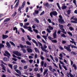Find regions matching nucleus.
<instances>
[{
  "mask_svg": "<svg viewBox=\"0 0 77 77\" xmlns=\"http://www.w3.org/2000/svg\"><path fill=\"white\" fill-rule=\"evenodd\" d=\"M29 23H26L25 24V25L23 26V27L24 28V29H28V30L29 31V32H33V30H32V27L30 26H29Z\"/></svg>",
  "mask_w": 77,
  "mask_h": 77,
  "instance_id": "1",
  "label": "nucleus"
},
{
  "mask_svg": "<svg viewBox=\"0 0 77 77\" xmlns=\"http://www.w3.org/2000/svg\"><path fill=\"white\" fill-rule=\"evenodd\" d=\"M59 17L60 18L59 19H58V21L60 24H64L65 22L64 21V20L63 19V17L61 15H59Z\"/></svg>",
  "mask_w": 77,
  "mask_h": 77,
  "instance_id": "2",
  "label": "nucleus"
},
{
  "mask_svg": "<svg viewBox=\"0 0 77 77\" xmlns=\"http://www.w3.org/2000/svg\"><path fill=\"white\" fill-rule=\"evenodd\" d=\"M57 12L56 11H54L50 13V15L51 18H53V16H57Z\"/></svg>",
  "mask_w": 77,
  "mask_h": 77,
  "instance_id": "3",
  "label": "nucleus"
},
{
  "mask_svg": "<svg viewBox=\"0 0 77 77\" xmlns=\"http://www.w3.org/2000/svg\"><path fill=\"white\" fill-rule=\"evenodd\" d=\"M59 26L60 27V29L63 31L62 32L63 33H64L65 34H66V32L65 31V29H63V25L60 24H59Z\"/></svg>",
  "mask_w": 77,
  "mask_h": 77,
  "instance_id": "4",
  "label": "nucleus"
},
{
  "mask_svg": "<svg viewBox=\"0 0 77 77\" xmlns=\"http://www.w3.org/2000/svg\"><path fill=\"white\" fill-rule=\"evenodd\" d=\"M64 48L66 50L68 51H69V52H71V50L70 49V45H68L67 46H64Z\"/></svg>",
  "mask_w": 77,
  "mask_h": 77,
  "instance_id": "5",
  "label": "nucleus"
},
{
  "mask_svg": "<svg viewBox=\"0 0 77 77\" xmlns=\"http://www.w3.org/2000/svg\"><path fill=\"white\" fill-rule=\"evenodd\" d=\"M5 54H4V55L5 56H7L8 58H10L11 54L7 51H5Z\"/></svg>",
  "mask_w": 77,
  "mask_h": 77,
  "instance_id": "6",
  "label": "nucleus"
},
{
  "mask_svg": "<svg viewBox=\"0 0 77 77\" xmlns=\"http://www.w3.org/2000/svg\"><path fill=\"white\" fill-rule=\"evenodd\" d=\"M16 3V5L14 6L15 8H17V7L18 6V5H19V3H20V0H15L14 2V3H16Z\"/></svg>",
  "mask_w": 77,
  "mask_h": 77,
  "instance_id": "7",
  "label": "nucleus"
},
{
  "mask_svg": "<svg viewBox=\"0 0 77 77\" xmlns=\"http://www.w3.org/2000/svg\"><path fill=\"white\" fill-rule=\"evenodd\" d=\"M32 41L33 43H34V44H35L36 46H37V47H38V44L37 42H36V41L35 40V39H33L32 40Z\"/></svg>",
  "mask_w": 77,
  "mask_h": 77,
  "instance_id": "8",
  "label": "nucleus"
},
{
  "mask_svg": "<svg viewBox=\"0 0 77 77\" xmlns=\"http://www.w3.org/2000/svg\"><path fill=\"white\" fill-rule=\"evenodd\" d=\"M41 48L42 50H43V51L45 52V53H48V51L46 49H44V47H41Z\"/></svg>",
  "mask_w": 77,
  "mask_h": 77,
  "instance_id": "9",
  "label": "nucleus"
},
{
  "mask_svg": "<svg viewBox=\"0 0 77 77\" xmlns=\"http://www.w3.org/2000/svg\"><path fill=\"white\" fill-rule=\"evenodd\" d=\"M8 38V35H2V38L3 39H5Z\"/></svg>",
  "mask_w": 77,
  "mask_h": 77,
  "instance_id": "10",
  "label": "nucleus"
},
{
  "mask_svg": "<svg viewBox=\"0 0 77 77\" xmlns=\"http://www.w3.org/2000/svg\"><path fill=\"white\" fill-rule=\"evenodd\" d=\"M27 50L28 53H32V52H33V51H32V49L30 48H28L27 49Z\"/></svg>",
  "mask_w": 77,
  "mask_h": 77,
  "instance_id": "11",
  "label": "nucleus"
},
{
  "mask_svg": "<svg viewBox=\"0 0 77 77\" xmlns=\"http://www.w3.org/2000/svg\"><path fill=\"white\" fill-rule=\"evenodd\" d=\"M56 33H57V30H55V32L53 34V36L54 38H56Z\"/></svg>",
  "mask_w": 77,
  "mask_h": 77,
  "instance_id": "12",
  "label": "nucleus"
},
{
  "mask_svg": "<svg viewBox=\"0 0 77 77\" xmlns=\"http://www.w3.org/2000/svg\"><path fill=\"white\" fill-rule=\"evenodd\" d=\"M39 13V11L35 10V12L33 13V15H36V14H38Z\"/></svg>",
  "mask_w": 77,
  "mask_h": 77,
  "instance_id": "13",
  "label": "nucleus"
},
{
  "mask_svg": "<svg viewBox=\"0 0 77 77\" xmlns=\"http://www.w3.org/2000/svg\"><path fill=\"white\" fill-rule=\"evenodd\" d=\"M25 5H26V1H24L22 3V6H21L22 8H24V6H25Z\"/></svg>",
  "mask_w": 77,
  "mask_h": 77,
  "instance_id": "14",
  "label": "nucleus"
},
{
  "mask_svg": "<svg viewBox=\"0 0 77 77\" xmlns=\"http://www.w3.org/2000/svg\"><path fill=\"white\" fill-rule=\"evenodd\" d=\"M4 45H3V44L0 43V53H1V51H0L1 50V48H4Z\"/></svg>",
  "mask_w": 77,
  "mask_h": 77,
  "instance_id": "15",
  "label": "nucleus"
},
{
  "mask_svg": "<svg viewBox=\"0 0 77 77\" xmlns=\"http://www.w3.org/2000/svg\"><path fill=\"white\" fill-rule=\"evenodd\" d=\"M10 20H11V19H10V18H7L5 20L4 22H8V21H9Z\"/></svg>",
  "mask_w": 77,
  "mask_h": 77,
  "instance_id": "16",
  "label": "nucleus"
},
{
  "mask_svg": "<svg viewBox=\"0 0 77 77\" xmlns=\"http://www.w3.org/2000/svg\"><path fill=\"white\" fill-rule=\"evenodd\" d=\"M20 48H22V49H23V48H24V47L25 48L26 47V45H24V46H23V45H22L21 44L20 45Z\"/></svg>",
  "mask_w": 77,
  "mask_h": 77,
  "instance_id": "17",
  "label": "nucleus"
},
{
  "mask_svg": "<svg viewBox=\"0 0 77 77\" xmlns=\"http://www.w3.org/2000/svg\"><path fill=\"white\" fill-rule=\"evenodd\" d=\"M26 44L27 45H32V43H31L30 42H29L28 41H26Z\"/></svg>",
  "mask_w": 77,
  "mask_h": 77,
  "instance_id": "18",
  "label": "nucleus"
},
{
  "mask_svg": "<svg viewBox=\"0 0 77 77\" xmlns=\"http://www.w3.org/2000/svg\"><path fill=\"white\" fill-rule=\"evenodd\" d=\"M15 71L17 72L18 74H21V72H20V71L18 69H16L15 70Z\"/></svg>",
  "mask_w": 77,
  "mask_h": 77,
  "instance_id": "19",
  "label": "nucleus"
},
{
  "mask_svg": "<svg viewBox=\"0 0 77 77\" xmlns=\"http://www.w3.org/2000/svg\"><path fill=\"white\" fill-rule=\"evenodd\" d=\"M15 30H16V33H17V31H18V29H17V28L16 27L13 28V30L15 31Z\"/></svg>",
  "mask_w": 77,
  "mask_h": 77,
  "instance_id": "20",
  "label": "nucleus"
},
{
  "mask_svg": "<svg viewBox=\"0 0 77 77\" xmlns=\"http://www.w3.org/2000/svg\"><path fill=\"white\" fill-rule=\"evenodd\" d=\"M34 50L35 52L36 53H39V50H38V49L37 48H34Z\"/></svg>",
  "mask_w": 77,
  "mask_h": 77,
  "instance_id": "21",
  "label": "nucleus"
},
{
  "mask_svg": "<svg viewBox=\"0 0 77 77\" xmlns=\"http://www.w3.org/2000/svg\"><path fill=\"white\" fill-rule=\"evenodd\" d=\"M48 72V69H47L45 70L43 73V75H45V74H46V73H47Z\"/></svg>",
  "mask_w": 77,
  "mask_h": 77,
  "instance_id": "22",
  "label": "nucleus"
},
{
  "mask_svg": "<svg viewBox=\"0 0 77 77\" xmlns=\"http://www.w3.org/2000/svg\"><path fill=\"white\" fill-rule=\"evenodd\" d=\"M52 42H53L54 43H57V42L56 40H53L51 41Z\"/></svg>",
  "mask_w": 77,
  "mask_h": 77,
  "instance_id": "23",
  "label": "nucleus"
},
{
  "mask_svg": "<svg viewBox=\"0 0 77 77\" xmlns=\"http://www.w3.org/2000/svg\"><path fill=\"white\" fill-rule=\"evenodd\" d=\"M8 66H9V67L11 68V69H13V68L12 67V65L10 64H8Z\"/></svg>",
  "mask_w": 77,
  "mask_h": 77,
  "instance_id": "24",
  "label": "nucleus"
},
{
  "mask_svg": "<svg viewBox=\"0 0 77 77\" xmlns=\"http://www.w3.org/2000/svg\"><path fill=\"white\" fill-rule=\"evenodd\" d=\"M10 43L11 45H13L14 47H15V44H14V42H11V41H10Z\"/></svg>",
  "mask_w": 77,
  "mask_h": 77,
  "instance_id": "25",
  "label": "nucleus"
},
{
  "mask_svg": "<svg viewBox=\"0 0 77 77\" xmlns=\"http://www.w3.org/2000/svg\"><path fill=\"white\" fill-rule=\"evenodd\" d=\"M72 66L73 67H74L75 70L77 69V66L75 65V64H73L72 65Z\"/></svg>",
  "mask_w": 77,
  "mask_h": 77,
  "instance_id": "26",
  "label": "nucleus"
},
{
  "mask_svg": "<svg viewBox=\"0 0 77 77\" xmlns=\"http://www.w3.org/2000/svg\"><path fill=\"white\" fill-rule=\"evenodd\" d=\"M34 20L35 21H36V23H39V20H38V19H37L36 18Z\"/></svg>",
  "mask_w": 77,
  "mask_h": 77,
  "instance_id": "27",
  "label": "nucleus"
},
{
  "mask_svg": "<svg viewBox=\"0 0 77 77\" xmlns=\"http://www.w3.org/2000/svg\"><path fill=\"white\" fill-rule=\"evenodd\" d=\"M48 28H49V29L51 30H53V27H51V26H48Z\"/></svg>",
  "mask_w": 77,
  "mask_h": 77,
  "instance_id": "28",
  "label": "nucleus"
},
{
  "mask_svg": "<svg viewBox=\"0 0 77 77\" xmlns=\"http://www.w3.org/2000/svg\"><path fill=\"white\" fill-rule=\"evenodd\" d=\"M69 29L71 30V31H72V30H74V29L72 27H69Z\"/></svg>",
  "mask_w": 77,
  "mask_h": 77,
  "instance_id": "29",
  "label": "nucleus"
},
{
  "mask_svg": "<svg viewBox=\"0 0 77 77\" xmlns=\"http://www.w3.org/2000/svg\"><path fill=\"white\" fill-rule=\"evenodd\" d=\"M17 14V12H15L14 13H13L12 14V17H14L15 15H16V14Z\"/></svg>",
  "mask_w": 77,
  "mask_h": 77,
  "instance_id": "30",
  "label": "nucleus"
},
{
  "mask_svg": "<svg viewBox=\"0 0 77 77\" xmlns=\"http://www.w3.org/2000/svg\"><path fill=\"white\" fill-rule=\"evenodd\" d=\"M33 31L35 32V33H38V30L35 29H33Z\"/></svg>",
  "mask_w": 77,
  "mask_h": 77,
  "instance_id": "31",
  "label": "nucleus"
},
{
  "mask_svg": "<svg viewBox=\"0 0 77 77\" xmlns=\"http://www.w3.org/2000/svg\"><path fill=\"white\" fill-rule=\"evenodd\" d=\"M71 47L72 48H77V47L74 45H71Z\"/></svg>",
  "mask_w": 77,
  "mask_h": 77,
  "instance_id": "32",
  "label": "nucleus"
},
{
  "mask_svg": "<svg viewBox=\"0 0 77 77\" xmlns=\"http://www.w3.org/2000/svg\"><path fill=\"white\" fill-rule=\"evenodd\" d=\"M48 68L49 70L51 71H52V69H53V68H52V67L51 66H48Z\"/></svg>",
  "mask_w": 77,
  "mask_h": 77,
  "instance_id": "33",
  "label": "nucleus"
},
{
  "mask_svg": "<svg viewBox=\"0 0 77 77\" xmlns=\"http://www.w3.org/2000/svg\"><path fill=\"white\" fill-rule=\"evenodd\" d=\"M21 62L23 63H26V61L23 60H21Z\"/></svg>",
  "mask_w": 77,
  "mask_h": 77,
  "instance_id": "34",
  "label": "nucleus"
},
{
  "mask_svg": "<svg viewBox=\"0 0 77 77\" xmlns=\"http://www.w3.org/2000/svg\"><path fill=\"white\" fill-rule=\"evenodd\" d=\"M51 7H52V5L51 4H50L48 5V8H51Z\"/></svg>",
  "mask_w": 77,
  "mask_h": 77,
  "instance_id": "35",
  "label": "nucleus"
},
{
  "mask_svg": "<svg viewBox=\"0 0 77 77\" xmlns=\"http://www.w3.org/2000/svg\"><path fill=\"white\" fill-rule=\"evenodd\" d=\"M6 45L8 47H11V45L8 42H7Z\"/></svg>",
  "mask_w": 77,
  "mask_h": 77,
  "instance_id": "36",
  "label": "nucleus"
},
{
  "mask_svg": "<svg viewBox=\"0 0 77 77\" xmlns=\"http://www.w3.org/2000/svg\"><path fill=\"white\" fill-rule=\"evenodd\" d=\"M18 52L17 51H14V54H16V55H17V56L18 55Z\"/></svg>",
  "mask_w": 77,
  "mask_h": 77,
  "instance_id": "37",
  "label": "nucleus"
},
{
  "mask_svg": "<svg viewBox=\"0 0 77 77\" xmlns=\"http://www.w3.org/2000/svg\"><path fill=\"white\" fill-rule=\"evenodd\" d=\"M67 14L68 15H69V14H70L71 13V10H68L67 11Z\"/></svg>",
  "mask_w": 77,
  "mask_h": 77,
  "instance_id": "38",
  "label": "nucleus"
},
{
  "mask_svg": "<svg viewBox=\"0 0 77 77\" xmlns=\"http://www.w3.org/2000/svg\"><path fill=\"white\" fill-rule=\"evenodd\" d=\"M3 60H4V62H6V61H7V58L4 57L3 58Z\"/></svg>",
  "mask_w": 77,
  "mask_h": 77,
  "instance_id": "39",
  "label": "nucleus"
},
{
  "mask_svg": "<svg viewBox=\"0 0 77 77\" xmlns=\"http://www.w3.org/2000/svg\"><path fill=\"white\" fill-rule=\"evenodd\" d=\"M66 6H65L63 5V6L62 7V9H66Z\"/></svg>",
  "mask_w": 77,
  "mask_h": 77,
  "instance_id": "40",
  "label": "nucleus"
},
{
  "mask_svg": "<svg viewBox=\"0 0 77 77\" xmlns=\"http://www.w3.org/2000/svg\"><path fill=\"white\" fill-rule=\"evenodd\" d=\"M67 33L69 35H70V36H72V34L71 32H68Z\"/></svg>",
  "mask_w": 77,
  "mask_h": 77,
  "instance_id": "41",
  "label": "nucleus"
},
{
  "mask_svg": "<svg viewBox=\"0 0 77 77\" xmlns=\"http://www.w3.org/2000/svg\"><path fill=\"white\" fill-rule=\"evenodd\" d=\"M27 37L28 39H29V41H31V38H30V36L29 35H27Z\"/></svg>",
  "mask_w": 77,
  "mask_h": 77,
  "instance_id": "42",
  "label": "nucleus"
},
{
  "mask_svg": "<svg viewBox=\"0 0 77 77\" xmlns=\"http://www.w3.org/2000/svg\"><path fill=\"white\" fill-rule=\"evenodd\" d=\"M61 37H63V38H66V35H65L64 34H63L61 35Z\"/></svg>",
  "mask_w": 77,
  "mask_h": 77,
  "instance_id": "43",
  "label": "nucleus"
},
{
  "mask_svg": "<svg viewBox=\"0 0 77 77\" xmlns=\"http://www.w3.org/2000/svg\"><path fill=\"white\" fill-rule=\"evenodd\" d=\"M20 29L23 33H25V31L24 29H23L22 28H20Z\"/></svg>",
  "mask_w": 77,
  "mask_h": 77,
  "instance_id": "44",
  "label": "nucleus"
},
{
  "mask_svg": "<svg viewBox=\"0 0 77 77\" xmlns=\"http://www.w3.org/2000/svg\"><path fill=\"white\" fill-rule=\"evenodd\" d=\"M22 51H23V53H26V49H22L21 50Z\"/></svg>",
  "mask_w": 77,
  "mask_h": 77,
  "instance_id": "45",
  "label": "nucleus"
},
{
  "mask_svg": "<svg viewBox=\"0 0 77 77\" xmlns=\"http://www.w3.org/2000/svg\"><path fill=\"white\" fill-rule=\"evenodd\" d=\"M68 75H69L70 77H74V76L72 75L71 73H70V74H69L68 73Z\"/></svg>",
  "mask_w": 77,
  "mask_h": 77,
  "instance_id": "46",
  "label": "nucleus"
},
{
  "mask_svg": "<svg viewBox=\"0 0 77 77\" xmlns=\"http://www.w3.org/2000/svg\"><path fill=\"white\" fill-rule=\"evenodd\" d=\"M71 54H73V55H76V53L74 52H71Z\"/></svg>",
  "mask_w": 77,
  "mask_h": 77,
  "instance_id": "47",
  "label": "nucleus"
},
{
  "mask_svg": "<svg viewBox=\"0 0 77 77\" xmlns=\"http://www.w3.org/2000/svg\"><path fill=\"white\" fill-rule=\"evenodd\" d=\"M48 38L49 39V40H51L52 39H53L51 38V37L49 36L48 37Z\"/></svg>",
  "mask_w": 77,
  "mask_h": 77,
  "instance_id": "48",
  "label": "nucleus"
},
{
  "mask_svg": "<svg viewBox=\"0 0 77 77\" xmlns=\"http://www.w3.org/2000/svg\"><path fill=\"white\" fill-rule=\"evenodd\" d=\"M59 48L60 50H64V48H63V47H61V46L59 47Z\"/></svg>",
  "mask_w": 77,
  "mask_h": 77,
  "instance_id": "49",
  "label": "nucleus"
},
{
  "mask_svg": "<svg viewBox=\"0 0 77 77\" xmlns=\"http://www.w3.org/2000/svg\"><path fill=\"white\" fill-rule=\"evenodd\" d=\"M44 61H42L41 64V66H44Z\"/></svg>",
  "mask_w": 77,
  "mask_h": 77,
  "instance_id": "50",
  "label": "nucleus"
},
{
  "mask_svg": "<svg viewBox=\"0 0 77 77\" xmlns=\"http://www.w3.org/2000/svg\"><path fill=\"white\" fill-rule=\"evenodd\" d=\"M38 45H39L40 46H41V47H42V44L40 42H38Z\"/></svg>",
  "mask_w": 77,
  "mask_h": 77,
  "instance_id": "51",
  "label": "nucleus"
},
{
  "mask_svg": "<svg viewBox=\"0 0 77 77\" xmlns=\"http://www.w3.org/2000/svg\"><path fill=\"white\" fill-rule=\"evenodd\" d=\"M63 32V31H61V30H58V31L57 32V33L58 34H60L61 33V32Z\"/></svg>",
  "mask_w": 77,
  "mask_h": 77,
  "instance_id": "52",
  "label": "nucleus"
},
{
  "mask_svg": "<svg viewBox=\"0 0 77 77\" xmlns=\"http://www.w3.org/2000/svg\"><path fill=\"white\" fill-rule=\"evenodd\" d=\"M42 37H43L45 38L46 41H47V37H46V36L43 35Z\"/></svg>",
  "mask_w": 77,
  "mask_h": 77,
  "instance_id": "53",
  "label": "nucleus"
},
{
  "mask_svg": "<svg viewBox=\"0 0 77 77\" xmlns=\"http://www.w3.org/2000/svg\"><path fill=\"white\" fill-rule=\"evenodd\" d=\"M38 69L36 67L34 69V71H35V72L38 71Z\"/></svg>",
  "mask_w": 77,
  "mask_h": 77,
  "instance_id": "54",
  "label": "nucleus"
},
{
  "mask_svg": "<svg viewBox=\"0 0 77 77\" xmlns=\"http://www.w3.org/2000/svg\"><path fill=\"white\" fill-rule=\"evenodd\" d=\"M12 60H14V61H15V62H17V59L15 58H12Z\"/></svg>",
  "mask_w": 77,
  "mask_h": 77,
  "instance_id": "55",
  "label": "nucleus"
},
{
  "mask_svg": "<svg viewBox=\"0 0 77 77\" xmlns=\"http://www.w3.org/2000/svg\"><path fill=\"white\" fill-rule=\"evenodd\" d=\"M63 66V68H64L65 69V70H66V71L67 70H68V69H67V68H66V66Z\"/></svg>",
  "mask_w": 77,
  "mask_h": 77,
  "instance_id": "56",
  "label": "nucleus"
},
{
  "mask_svg": "<svg viewBox=\"0 0 77 77\" xmlns=\"http://www.w3.org/2000/svg\"><path fill=\"white\" fill-rule=\"evenodd\" d=\"M71 23H77V22L75 21H74L73 20H71Z\"/></svg>",
  "mask_w": 77,
  "mask_h": 77,
  "instance_id": "57",
  "label": "nucleus"
},
{
  "mask_svg": "<svg viewBox=\"0 0 77 77\" xmlns=\"http://www.w3.org/2000/svg\"><path fill=\"white\" fill-rule=\"evenodd\" d=\"M7 71L8 72H9L10 74L11 73V71H10V70H9V69L8 68L7 69Z\"/></svg>",
  "mask_w": 77,
  "mask_h": 77,
  "instance_id": "58",
  "label": "nucleus"
},
{
  "mask_svg": "<svg viewBox=\"0 0 77 77\" xmlns=\"http://www.w3.org/2000/svg\"><path fill=\"white\" fill-rule=\"evenodd\" d=\"M47 32H48V33H51V31L49 30V29H48V28H47Z\"/></svg>",
  "mask_w": 77,
  "mask_h": 77,
  "instance_id": "59",
  "label": "nucleus"
},
{
  "mask_svg": "<svg viewBox=\"0 0 77 77\" xmlns=\"http://www.w3.org/2000/svg\"><path fill=\"white\" fill-rule=\"evenodd\" d=\"M23 8H21V7H20L18 9V11H21V10L22 9H23Z\"/></svg>",
  "mask_w": 77,
  "mask_h": 77,
  "instance_id": "60",
  "label": "nucleus"
},
{
  "mask_svg": "<svg viewBox=\"0 0 77 77\" xmlns=\"http://www.w3.org/2000/svg\"><path fill=\"white\" fill-rule=\"evenodd\" d=\"M48 21L49 22V23H52V22H51V20L50 19V18H49L48 20Z\"/></svg>",
  "mask_w": 77,
  "mask_h": 77,
  "instance_id": "61",
  "label": "nucleus"
},
{
  "mask_svg": "<svg viewBox=\"0 0 77 77\" xmlns=\"http://www.w3.org/2000/svg\"><path fill=\"white\" fill-rule=\"evenodd\" d=\"M14 69H17V65H16L14 66Z\"/></svg>",
  "mask_w": 77,
  "mask_h": 77,
  "instance_id": "62",
  "label": "nucleus"
},
{
  "mask_svg": "<svg viewBox=\"0 0 77 77\" xmlns=\"http://www.w3.org/2000/svg\"><path fill=\"white\" fill-rule=\"evenodd\" d=\"M55 60L56 61V62H58V58H57V57H55Z\"/></svg>",
  "mask_w": 77,
  "mask_h": 77,
  "instance_id": "63",
  "label": "nucleus"
},
{
  "mask_svg": "<svg viewBox=\"0 0 77 77\" xmlns=\"http://www.w3.org/2000/svg\"><path fill=\"white\" fill-rule=\"evenodd\" d=\"M48 5H49L48 3H46L45 4V6L46 7H48Z\"/></svg>",
  "mask_w": 77,
  "mask_h": 77,
  "instance_id": "64",
  "label": "nucleus"
}]
</instances>
